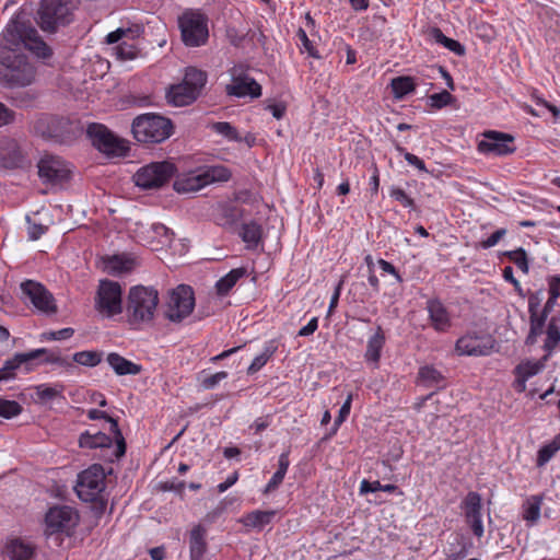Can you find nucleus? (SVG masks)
<instances>
[{"instance_id":"nucleus-1","label":"nucleus","mask_w":560,"mask_h":560,"mask_svg":"<svg viewBox=\"0 0 560 560\" xmlns=\"http://www.w3.org/2000/svg\"><path fill=\"white\" fill-rule=\"evenodd\" d=\"M3 38L0 42V80L8 86H26L34 82L36 77L35 67L23 55L16 52Z\"/></svg>"},{"instance_id":"nucleus-2","label":"nucleus","mask_w":560,"mask_h":560,"mask_svg":"<svg viewBox=\"0 0 560 560\" xmlns=\"http://www.w3.org/2000/svg\"><path fill=\"white\" fill-rule=\"evenodd\" d=\"M3 42L19 49L22 45L37 57L46 59L51 56L50 47L39 37L37 31L20 14L13 18L2 32Z\"/></svg>"},{"instance_id":"nucleus-3","label":"nucleus","mask_w":560,"mask_h":560,"mask_svg":"<svg viewBox=\"0 0 560 560\" xmlns=\"http://www.w3.org/2000/svg\"><path fill=\"white\" fill-rule=\"evenodd\" d=\"M159 304V292L152 287L135 285L127 299V315L131 325L149 324L154 318Z\"/></svg>"},{"instance_id":"nucleus-4","label":"nucleus","mask_w":560,"mask_h":560,"mask_svg":"<svg viewBox=\"0 0 560 560\" xmlns=\"http://www.w3.org/2000/svg\"><path fill=\"white\" fill-rule=\"evenodd\" d=\"M106 475L102 465L94 464L78 475L74 490L80 500L94 503L98 510L106 506Z\"/></svg>"},{"instance_id":"nucleus-5","label":"nucleus","mask_w":560,"mask_h":560,"mask_svg":"<svg viewBox=\"0 0 560 560\" xmlns=\"http://www.w3.org/2000/svg\"><path fill=\"white\" fill-rule=\"evenodd\" d=\"M73 10V0H40L35 21L42 31L56 33L59 27L71 23Z\"/></svg>"},{"instance_id":"nucleus-6","label":"nucleus","mask_w":560,"mask_h":560,"mask_svg":"<svg viewBox=\"0 0 560 560\" xmlns=\"http://www.w3.org/2000/svg\"><path fill=\"white\" fill-rule=\"evenodd\" d=\"M172 121L153 113L140 115L132 122L133 137L143 143L163 142L172 135Z\"/></svg>"},{"instance_id":"nucleus-7","label":"nucleus","mask_w":560,"mask_h":560,"mask_svg":"<svg viewBox=\"0 0 560 560\" xmlns=\"http://www.w3.org/2000/svg\"><path fill=\"white\" fill-rule=\"evenodd\" d=\"M182 39L186 46L199 47L209 38L208 18L200 11L187 10L178 18Z\"/></svg>"},{"instance_id":"nucleus-8","label":"nucleus","mask_w":560,"mask_h":560,"mask_svg":"<svg viewBox=\"0 0 560 560\" xmlns=\"http://www.w3.org/2000/svg\"><path fill=\"white\" fill-rule=\"evenodd\" d=\"M195 307V294L191 287L179 284L168 291L165 318L172 323L179 324L188 317Z\"/></svg>"},{"instance_id":"nucleus-9","label":"nucleus","mask_w":560,"mask_h":560,"mask_svg":"<svg viewBox=\"0 0 560 560\" xmlns=\"http://www.w3.org/2000/svg\"><path fill=\"white\" fill-rule=\"evenodd\" d=\"M94 148L107 156H125L128 151L127 142L115 136L106 126L97 122L90 124L86 129Z\"/></svg>"},{"instance_id":"nucleus-10","label":"nucleus","mask_w":560,"mask_h":560,"mask_svg":"<svg viewBox=\"0 0 560 560\" xmlns=\"http://www.w3.org/2000/svg\"><path fill=\"white\" fill-rule=\"evenodd\" d=\"M94 306L100 314L106 317L120 314L122 312L121 285L108 279L101 280L94 298Z\"/></svg>"},{"instance_id":"nucleus-11","label":"nucleus","mask_w":560,"mask_h":560,"mask_svg":"<svg viewBox=\"0 0 560 560\" xmlns=\"http://www.w3.org/2000/svg\"><path fill=\"white\" fill-rule=\"evenodd\" d=\"M176 167L170 161L152 162L135 174L136 185L143 189L164 186L175 174Z\"/></svg>"},{"instance_id":"nucleus-12","label":"nucleus","mask_w":560,"mask_h":560,"mask_svg":"<svg viewBox=\"0 0 560 560\" xmlns=\"http://www.w3.org/2000/svg\"><path fill=\"white\" fill-rule=\"evenodd\" d=\"M78 512L68 505H56L48 510L45 516L47 535L66 534L70 536L79 524Z\"/></svg>"},{"instance_id":"nucleus-13","label":"nucleus","mask_w":560,"mask_h":560,"mask_svg":"<svg viewBox=\"0 0 560 560\" xmlns=\"http://www.w3.org/2000/svg\"><path fill=\"white\" fill-rule=\"evenodd\" d=\"M20 288L23 298L28 300L37 311L47 315L57 313L54 295L42 283L35 280H25Z\"/></svg>"},{"instance_id":"nucleus-14","label":"nucleus","mask_w":560,"mask_h":560,"mask_svg":"<svg viewBox=\"0 0 560 560\" xmlns=\"http://www.w3.org/2000/svg\"><path fill=\"white\" fill-rule=\"evenodd\" d=\"M142 32L143 28L139 25L128 28L120 27L114 32H110L106 36V42L108 44L120 42L116 47H114V54L119 60H131L137 57L139 49L133 43H129L128 40H133L135 38L139 37Z\"/></svg>"},{"instance_id":"nucleus-15","label":"nucleus","mask_w":560,"mask_h":560,"mask_svg":"<svg viewBox=\"0 0 560 560\" xmlns=\"http://www.w3.org/2000/svg\"><path fill=\"white\" fill-rule=\"evenodd\" d=\"M494 342L490 335L468 332L457 339L455 351L459 355H488L491 353Z\"/></svg>"},{"instance_id":"nucleus-16","label":"nucleus","mask_w":560,"mask_h":560,"mask_svg":"<svg viewBox=\"0 0 560 560\" xmlns=\"http://www.w3.org/2000/svg\"><path fill=\"white\" fill-rule=\"evenodd\" d=\"M37 167L38 176L45 183L61 184L70 178V168L60 156L45 154Z\"/></svg>"},{"instance_id":"nucleus-17","label":"nucleus","mask_w":560,"mask_h":560,"mask_svg":"<svg viewBox=\"0 0 560 560\" xmlns=\"http://www.w3.org/2000/svg\"><path fill=\"white\" fill-rule=\"evenodd\" d=\"M513 143V136L489 130L483 133V140L478 143V151L485 154L504 156L512 154L516 150Z\"/></svg>"},{"instance_id":"nucleus-18","label":"nucleus","mask_w":560,"mask_h":560,"mask_svg":"<svg viewBox=\"0 0 560 560\" xmlns=\"http://www.w3.org/2000/svg\"><path fill=\"white\" fill-rule=\"evenodd\" d=\"M462 509L464 510L466 522L471 528L472 534L477 538H481L485 529L481 516L482 503L480 494L475 491L468 492L462 502Z\"/></svg>"},{"instance_id":"nucleus-19","label":"nucleus","mask_w":560,"mask_h":560,"mask_svg":"<svg viewBox=\"0 0 560 560\" xmlns=\"http://www.w3.org/2000/svg\"><path fill=\"white\" fill-rule=\"evenodd\" d=\"M44 350H32L26 353H15L7 360L0 369V381H7L15 376L16 370L24 368L25 372L34 369V361L42 358Z\"/></svg>"},{"instance_id":"nucleus-20","label":"nucleus","mask_w":560,"mask_h":560,"mask_svg":"<svg viewBox=\"0 0 560 560\" xmlns=\"http://www.w3.org/2000/svg\"><path fill=\"white\" fill-rule=\"evenodd\" d=\"M425 310L428 312L430 326L436 332H446L453 325L452 316L447 307L439 299L427 301Z\"/></svg>"},{"instance_id":"nucleus-21","label":"nucleus","mask_w":560,"mask_h":560,"mask_svg":"<svg viewBox=\"0 0 560 560\" xmlns=\"http://www.w3.org/2000/svg\"><path fill=\"white\" fill-rule=\"evenodd\" d=\"M4 550L10 560H38L37 546L21 538L9 540Z\"/></svg>"},{"instance_id":"nucleus-22","label":"nucleus","mask_w":560,"mask_h":560,"mask_svg":"<svg viewBox=\"0 0 560 560\" xmlns=\"http://www.w3.org/2000/svg\"><path fill=\"white\" fill-rule=\"evenodd\" d=\"M88 417L91 420L104 419L109 423V431L114 435L115 442L117 444L115 456L117 458L124 456L126 453V442L118 427L117 420L108 416L105 411H101L98 409L89 410Z\"/></svg>"},{"instance_id":"nucleus-23","label":"nucleus","mask_w":560,"mask_h":560,"mask_svg":"<svg viewBox=\"0 0 560 560\" xmlns=\"http://www.w3.org/2000/svg\"><path fill=\"white\" fill-rule=\"evenodd\" d=\"M200 95L184 82L170 88L166 93L168 103L174 106H186L194 103Z\"/></svg>"},{"instance_id":"nucleus-24","label":"nucleus","mask_w":560,"mask_h":560,"mask_svg":"<svg viewBox=\"0 0 560 560\" xmlns=\"http://www.w3.org/2000/svg\"><path fill=\"white\" fill-rule=\"evenodd\" d=\"M207 529L202 525L192 527L189 534L190 560H202L208 549L206 540Z\"/></svg>"},{"instance_id":"nucleus-25","label":"nucleus","mask_w":560,"mask_h":560,"mask_svg":"<svg viewBox=\"0 0 560 560\" xmlns=\"http://www.w3.org/2000/svg\"><path fill=\"white\" fill-rule=\"evenodd\" d=\"M174 189L179 194L195 192L206 187V182L202 172L188 173L178 176L174 182Z\"/></svg>"},{"instance_id":"nucleus-26","label":"nucleus","mask_w":560,"mask_h":560,"mask_svg":"<svg viewBox=\"0 0 560 560\" xmlns=\"http://www.w3.org/2000/svg\"><path fill=\"white\" fill-rule=\"evenodd\" d=\"M107 363L119 375H137L142 371L141 365L127 360L116 352H110L106 358Z\"/></svg>"},{"instance_id":"nucleus-27","label":"nucleus","mask_w":560,"mask_h":560,"mask_svg":"<svg viewBox=\"0 0 560 560\" xmlns=\"http://www.w3.org/2000/svg\"><path fill=\"white\" fill-rule=\"evenodd\" d=\"M230 96L258 98L261 96V85L256 80H247L242 83H230L225 86Z\"/></svg>"},{"instance_id":"nucleus-28","label":"nucleus","mask_w":560,"mask_h":560,"mask_svg":"<svg viewBox=\"0 0 560 560\" xmlns=\"http://www.w3.org/2000/svg\"><path fill=\"white\" fill-rule=\"evenodd\" d=\"M135 267V258L128 255H114L105 260V269L114 276L130 272Z\"/></svg>"},{"instance_id":"nucleus-29","label":"nucleus","mask_w":560,"mask_h":560,"mask_svg":"<svg viewBox=\"0 0 560 560\" xmlns=\"http://www.w3.org/2000/svg\"><path fill=\"white\" fill-rule=\"evenodd\" d=\"M0 159L5 167H19L23 164L24 155L16 141L10 140L0 150Z\"/></svg>"},{"instance_id":"nucleus-30","label":"nucleus","mask_w":560,"mask_h":560,"mask_svg":"<svg viewBox=\"0 0 560 560\" xmlns=\"http://www.w3.org/2000/svg\"><path fill=\"white\" fill-rule=\"evenodd\" d=\"M418 380L425 387L444 388L445 376L433 365H424L419 369Z\"/></svg>"},{"instance_id":"nucleus-31","label":"nucleus","mask_w":560,"mask_h":560,"mask_svg":"<svg viewBox=\"0 0 560 560\" xmlns=\"http://www.w3.org/2000/svg\"><path fill=\"white\" fill-rule=\"evenodd\" d=\"M276 515L275 511L256 510L245 514L240 522L250 528L261 530L265 526L269 525Z\"/></svg>"},{"instance_id":"nucleus-32","label":"nucleus","mask_w":560,"mask_h":560,"mask_svg":"<svg viewBox=\"0 0 560 560\" xmlns=\"http://www.w3.org/2000/svg\"><path fill=\"white\" fill-rule=\"evenodd\" d=\"M385 345V335L381 326L376 332L368 340L364 358L368 362L377 364L381 359V351Z\"/></svg>"},{"instance_id":"nucleus-33","label":"nucleus","mask_w":560,"mask_h":560,"mask_svg":"<svg viewBox=\"0 0 560 560\" xmlns=\"http://www.w3.org/2000/svg\"><path fill=\"white\" fill-rule=\"evenodd\" d=\"M112 444H113V439L109 435H107L103 432H100V431H97L95 433L85 431L79 438V445L81 447H85V448H97V447L105 448V447H110Z\"/></svg>"},{"instance_id":"nucleus-34","label":"nucleus","mask_w":560,"mask_h":560,"mask_svg":"<svg viewBox=\"0 0 560 560\" xmlns=\"http://www.w3.org/2000/svg\"><path fill=\"white\" fill-rule=\"evenodd\" d=\"M246 273L247 270L244 267L232 269L229 273H226L224 277L217 281V293L221 296L229 294V292L237 283V281L245 277Z\"/></svg>"},{"instance_id":"nucleus-35","label":"nucleus","mask_w":560,"mask_h":560,"mask_svg":"<svg viewBox=\"0 0 560 560\" xmlns=\"http://www.w3.org/2000/svg\"><path fill=\"white\" fill-rule=\"evenodd\" d=\"M262 229L256 221H250L242 225L240 236L247 244V248H254L261 240Z\"/></svg>"},{"instance_id":"nucleus-36","label":"nucleus","mask_w":560,"mask_h":560,"mask_svg":"<svg viewBox=\"0 0 560 560\" xmlns=\"http://www.w3.org/2000/svg\"><path fill=\"white\" fill-rule=\"evenodd\" d=\"M416 83L413 78L408 75H401L392 79L390 88L396 100H402L407 94L415 92Z\"/></svg>"},{"instance_id":"nucleus-37","label":"nucleus","mask_w":560,"mask_h":560,"mask_svg":"<svg viewBox=\"0 0 560 560\" xmlns=\"http://www.w3.org/2000/svg\"><path fill=\"white\" fill-rule=\"evenodd\" d=\"M430 36L435 43L444 46L457 56L465 55V47L459 42L445 36L439 27H432L430 30Z\"/></svg>"},{"instance_id":"nucleus-38","label":"nucleus","mask_w":560,"mask_h":560,"mask_svg":"<svg viewBox=\"0 0 560 560\" xmlns=\"http://www.w3.org/2000/svg\"><path fill=\"white\" fill-rule=\"evenodd\" d=\"M207 73L202 70H199L194 67H188L185 71V77L183 79V82L192 88L195 92H197L199 95L202 92V89L205 88L207 83Z\"/></svg>"},{"instance_id":"nucleus-39","label":"nucleus","mask_w":560,"mask_h":560,"mask_svg":"<svg viewBox=\"0 0 560 560\" xmlns=\"http://www.w3.org/2000/svg\"><path fill=\"white\" fill-rule=\"evenodd\" d=\"M201 172H202L206 185H209L212 183L228 182L232 176L231 171L228 167H225L224 165L208 166V167L203 168Z\"/></svg>"},{"instance_id":"nucleus-40","label":"nucleus","mask_w":560,"mask_h":560,"mask_svg":"<svg viewBox=\"0 0 560 560\" xmlns=\"http://www.w3.org/2000/svg\"><path fill=\"white\" fill-rule=\"evenodd\" d=\"M541 503V495L529 497L523 504V518L532 524L536 523L540 517Z\"/></svg>"},{"instance_id":"nucleus-41","label":"nucleus","mask_w":560,"mask_h":560,"mask_svg":"<svg viewBox=\"0 0 560 560\" xmlns=\"http://www.w3.org/2000/svg\"><path fill=\"white\" fill-rule=\"evenodd\" d=\"M558 323L559 317L552 316L547 325L544 349L549 353L556 349L560 341V327Z\"/></svg>"},{"instance_id":"nucleus-42","label":"nucleus","mask_w":560,"mask_h":560,"mask_svg":"<svg viewBox=\"0 0 560 560\" xmlns=\"http://www.w3.org/2000/svg\"><path fill=\"white\" fill-rule=\"evenodd\" d=\"M276 350H277V347L273 345V342L272 341L268 342L265 346L264 351L260 354H258L257 357H255V359L248 366L247 374L253 375V374L257 373L259 370H261L267 364V362L271 359V357L275 354Z\"/></svg>"},{"instance_id":"nucleus-43","label":"nucleus","mask_w":560,"mask_h":560,"mask_svg":"<svg viewBox=\"0 0 560 560\" xmlns=\"http://www.w3.org/2000/svg\"><path fill=\"white\" fill-rule=\"evenodd\" d=\"M546 359L547 358L545 357L542 360H538V361L527 360V361L521 362L518 365L515 366L514 374L521 375L524 378L528 380V378L537 375L540 371H542V369L545 368Z\"/></svg>"},{"instance_id":"nucleus-44","label":"nucleus","mask_w":560,"mask_h":560,"mask_svg":"<svg viewBox=\"0 0 560 560\" xmlns=\"http://www.w3.org/2000/svg\"><path fill=\"white\" fill-rule=\"evenodd\" d=\"M244 209L235 203H225L221 207V224L234 225L243 217Z\"/></svg>"},{"instance_id":"nucleus-45","label":"nucleus","mask_w":560,"mask_h":560,"mask_svg":"<svg viewBox=\"0 0 560 560\" xmlns=\"http://www.w3.org/2000/svg\"><path fill=\"white\" fill-rule=\"evenodd\" d=\"M547 318L548 317L539 313L529 315V332L526 337V345H534L537 341V337L544 331Z\"/></svg>"},{"instance_id":"nucleus-46","label":"nucleus","mask_w":560,"mask_h":560,"mask_svg":"<svg viewBox=\"0 0 560 560\" xmlns=\"http://www.w3.org/2000/svg\"><path fill=\"white\" fill-rule=\"evenodd\" d=\"M103 352L96 350H84L75 352L72 362L83 366L94 368L102 362Z\"/></svg>"},{"instance_id":"nucleus-47","label":"nucleus","mask_w":560,"mask_h":560,"mask_svg":"<svg viewBox=\"0 0 560 560\" xmlns=\"http://www.w3.org/2000/svg\"><path fill=\"white\" fill-rule=\"evenodd\" d=\"M65 386L61 384H55L49 386L47 384H40L35 387L36 396L40 401H49L62 395Z\"/></svg>"},{"instance_id":"nucleus-48","label":"nucleus","mask_w":560,"mask_h":560,"mask_svg":"<svg viewBox=\"0 0 560 560\" xmlns=\"http://www.w3.org/2000/svg\"><path fill=\"white\" fill-rule=\"evenodd\" d=\"M509 258L516 267L522 270L524 273H528L529 266L527 260L526 250L523 247H518L514 250H509L503 254Z\"/></svg>"},{"instance_id":"nucleus-49","label":"nucleus","mask_w":560,"mask_h":560,"mask_svg":"<svg viewBox=\"0 0 560 560\" xmlns=\"http://www.w3.org/2000/svg\"><path fill=\"white\" fill-rule=\"evenodd\" d=\"M211 129L214 132L223 136L224 138H226L230 141H236V142H241L242 141V138L240 137L238 131L236 130V128H234L228 121L214 122V124H212Z\"/></svg>"},{"instance_id":"nucleus-50","label":"nucleus","mask_w":560,"mask_h":560,"mask_svg":"<svg viewBox=\"0 0 560 560\" xmlns=\"http://www.w3.org/2000/svg\"><path fill=\"white\" fill-rule=\"evenodd\" d=\"M397 486L393 483L382 485L378 480L369 481L363 479L360 485V493L365 494L369 492L384 491L388 493H394L397 490Z\"/></svg>"},{"instance_id":"nucleus-51","label":"nucleus","mask_w":560,"mask_h":560,"mask_svg":"<svg viewBox=\"0 0 560 560\" xmlns=\"http://www.w3.org/2000/svg\"><path fill=\"white\" fill-rule=\"evenodd\" d=\"M39 350H44V352L42 353V357H44L43 362H45V363L57 364L62 368H72L73 366L72 362L68 358L62 357L60 351L49 350L46 348H40Z\"/></svg>"},{"instance_id":"nucleus-52","label":"nucleus","mask_w":560,"mask_h":560,"mask_svg":"<svg viewBox=\"0 0 560 560\" xmlns=\"http://www.w3.org/2000/svg\"><path fill=\"white\" fill-rule=\"evenodd\" d=\"M430 106L434 109H441L455 102V97L446 90L434 93L429 96Z\"/></svg>"},{"instance_id":"nucleus-53","label":"nucleus","mask_w":560,"mask_h":560,"mask_svg":"<svg viewBox=\"0 0 560 560\" xmlns=\"http://www.w3.org/2000/svg\"><path fill=\"white\" fill-rule=\"evenodd\" d=\"M559 450H560V442L555 441V440L551 443L542 446L538 451L537 465L542 466L546 463H548Z\"/></svg>"},{"instance_id":"nucleus-54","label":"nucleus","mask_w":560,"mask_h":560,"mask_svg":"<svg viewBox=\"0 0 560 560\" xmlns=\"http://www.w3.org/2000/svg\"><path fill=\"white\" fill-rule=\"evenodd\" d=\"M22 412V406L15 400L0 398V416L7 419L19 416Z\"/></svg>"},{"instance_id":"nucleus-55","label":"nucleus","mask_w":560,"mask_h":560,"mask_svg":"<svg viewBox=\"0 0 560 560\" xmlns=\"http://www.w3.org/2000/svg\"><path fill=\"white\" fill-rule=\"evenodd\" d=\"M395 150L400 154L404 155L405 160L416 168H418L421 172H428L424 162L418 158L417 155L409 153L406 151V149L398 142L394 143Z\"/></svg>"},{"instance_id":"nucleus-56","label":"nucleus","mask_w":560,"mask_h":560,"mask_svg":"<svg viewBox=\"0 0 560 560\" xmlns=\"http://www.w3.org/2000/svg\"><path fill=\"white\" fill-rule=\"evenodd\" d=\"M247 70L248 67L243 63L234 65L230 69L231 83H242L243 81L255 80L247 74Z\"/></svg>"},{"instance_id":"nucleus-57","label":"nucleus","mask_w":560,"mask_h":560,"mask_svg":"<svg viewBox=\"0 0 560 560\" xmlns=\"http://www.w3.org/2000/svg\"><path fill=\"white\" fill-rule=\"evenodd\" d=\"M296 36L299 37L302 47L307 51L308 56L320 59L318 50L314 47L312 40L307 37L306 32L303 28H299Z\"/></svg>"},{"instance_id":"nucleus-58","label":"nucleus","mask_w":560,"mask_h":560,"mask_svg":"<svg viewBox=\"0 0 560 560\" xmlns=\"http://www.w3.org/2000/svg\"><path fill=\"white\" fill-rule=\"evenodd\" d=\"M390 197L400 202L405 208H415V200L409 197L404 189L393 187L389 192Z\"/></svg>"},{"instance_id":"nucleus-59","label":"nucleus","mask_w":560,"mask_h":560,"mask_svg":"<svg viewBox=\"0 0 560 560\" xmlns=\"http://www.w3.org/2000/svg\"><path fill=\"white\" fill-rule=\"evenodd\" d=\"M228 377V373L225 371H220L214 374L205 376L201 380V386L205 389H213L221 381Z\"/></svg>"},{"instance_id":"nucleus-60","label":"nucleus","mask_w":560,"mask_h":560,"mask_svg":"<svg viewBox=\"0 0 560 560\" xmlns=\"http://www.w3.org/2000/svg\"><path fill=\"white\" fill-rule=\"evenodd\" d=\"M73 334H74V329L68 327V328H62V329L56 330V331L44 332L42 335V338L46 339V340H66V339H69L70 337H72Z\"/></svg>"},{"instance_id":"nucleus-61","label":"nucleus","mask_w":560,"mask_h":560,"mask_svg":"<svg viewBox=\"0 0 560 560\" xmlns=\"http://www.w3.org/2000/svg\"><path fill=\"white\" fill-rule=\"evenodd\" d=\"M542 300V290L528 293V313L535 315L539 313V306Z\"/></svg>"},{"instance_id":"nucleus-62","label":"nucleus","mask_w":560,"mask_h":560,"mask_svg":"<svg viewBox=\"0 0 560 560\" xmlns=\"http://www.w3.org/2000/svg\"><path fill=\"white\" fill-rule=\"evenodd\" d=\"M505 234H506L505 229H499L495 232H493L487 240H483L480 243V246L485 249L491 248V247L495 246Z\"/></svg>"},{"instance_id":"nucleus-63","label":"nucleus","mask_w":560,"mask_h":560,"mask_svg":"<svg viewBox=\"0 0 560 560\" xmlns=\"http://www.w3.org/2000/svg\"><path fill=\"white\" fill-rule=\"evenodd\" d=\"M377 265L383 270V272L389 273L393 277H395V279H396V281L398 283H401L404 281V279H402L401 275L399 273V271L389 261L381 258V259L377 260Z\"/></svg>"},{"instance_id":"nucleus-64","label":"nucleus","mask_w":560,"mask_h":560,"mask_svg":"<svg viewBox=\"0 0 560 560\" xmlns=\"http://www.w3.org/2000/svg\"><path fill=\"white\" fill-rule=\"evenodd\" d=\"M549 296L558 300L560 298V276L555 275L547 278Z\"/></svg>"}]
</instances>
